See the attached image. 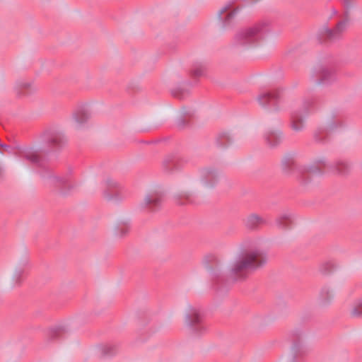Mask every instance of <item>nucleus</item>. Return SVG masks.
Listing matches in <instances>:
<instances>
[{
    "label": "nucleus",
    "mask_w": 362,
    "mask_h": 362,
    "mask_svg": "<svg viewBox=\"0 0 362 362\" xmlns=\"http://www.w3.org/2000/svg\"><path fill=\"white\" fill-rule=\"evenodd\" d=\"M268 261L265 252L259 249H252L243 252L229 265V272L232 275L241 276L245 271L254 272L264 267Z\"/></svg>",
    "instance_id": "nucleus-1"
},
{
    "label": "nucleus",
    "mask_w": 362,
    "mask_h": 362,
    "mask_svg": "<svg viewBox=\"0 0 362 362\" xmlns=\"http://www.w3.org/2000/svg\"><path fill=\"white\" fill-rule=\"evenodd\" d=\"M218 173L213 170L204 169L202 170L197 180H190L186 183L185 186L180 191L179 197L189 199L194 194L193 189L194 188L197 182H199L205 188L214 187L219 181Z\"/></svg>",
    "instance_id": "nucleus-2"
},
{
    "label": "nucleus",
    "mask_w": 362,
    "mask_h": 362,
    "mask_svg": "<svg viewBox=\"0 0 362 362\" xmlns=\"http://www.w3.org/2000/svg\"><path fill=\"white\" fill-rule=\"evenodd\" d=\"M185 323L187 327L194 328L196 331H204L206 327L202 323V316L194 308H189L184 317Z\"/></svg>",
    "instance_id": "nucleus-3"
},
{
    "label": "nucleus",
    "mask_w": 362,
    "mask_h": 362,
    "mask_svg": "<svg viewBox=\"0 0 362 362\" xmlns=\"http://www.w3.org/2000/svg\"><path fill=\"white\" fill-rule=\"evenodd\" d=\"M29 269V263L27 260L17 262L10 272V279L13 284H19L26 276Z\"/></svg>",
    "instance_id": "nucleus-4"
},
{
    "label": "nucleus",
    "mask_w": 362,
    "mask_h": 362,
    "mask_svg": "<svg viewBox=\"0 0 362 362\" xmlns=\"http://www.w3.org/2000/svg\"><path fill=\"white\" fill-rule=\"evenodd\" d=\"M267 30L262 28L260 25H255L247 31V35L254 38L255 41L261 42L267 36Z\"/></svg>",
    "instance_id": "nucleus-5"
},
{
    "label": "nucleus",
    "mask_w": 362,
    "mask_h": 362,
    "mask_svg": "<svg viewBox=\"0 0 362 362\" xmlns=\"http://www.w3.org/2000/svg\"><path fill=\"white\" fill-rule=\"evenodd\" d=\"M334 291L329 287H324L321 289L319 294V301L322 305H327L334 298Z\"/></svg>",
    "instance_id": "nucleus-6"
},
{
    "label": "nucleus",
    "mask_w": 362,
    "mask_h": 362,
    "mask_svg": "<svg viewBox=\"0 0 362 362\" xmlns=\"http://www.w3.org/2000/svg\"><path fill=\"white\" fill-rule=\"evenodd\" d=\"M90 118V113L87 112H80L75 115L74 117V126L76 129H79L82 125L86 123Z\"/></svg>",
    "instance_id": "nucleus-7"
},
{
    "label": "nucleus",
    "mask_w": 362,
    "mask_h": 362,
    "mask_svg": "<svg viewBox=\"0 0 362 362\" xmlns=\"http://www.w3.org/2000/svg\"><path fill=\"white\" fill-rule=\"evenodd\" d=\"M247 225L250 228H255L260 224H262L264 221L263 219L256 214L250 215L246 219Z\"/></svg>",
    "instance_id": "nucleus-8"
},
{
    "label": "nucleus",
    "mask_w": 362,
    "mask_h": 362,
    "mask_svg": "<svg viewBox=\"0 0 362 362\" xmlns=\"http://www.w3.org/2000/svg\"><path fill=\"white\" fill-rule=\"evenodd\" d=\"M219 16L221 19L227 21L233 16V11L229 6H226L219 11Z\"/></svg>",
    "instance_id": "nucleus-9"
},
{
    "label": "nucleus",
    "mask_w": 362,
    "mask_h": 362,
    "mask_svg": "<svg viewBox=\"0 0 362 362\" xmlns=\"http://www.w3.org/2000/svg\"><path fill=\"white\" fill-rule=\"evenodd\" d=\"M267 139L271 146H275L280 141L281 134L278 132H272L267 136Z\"/></svg>",
    "instance_id": "nucleus-10"
},
{
    "label": "nucleus",
    "mask_w": 362,
    "mask_h": 362,
    "mask_svg": "<svg viewBox=\"0 0 362 362\" xmlns=\"http://www.w3.org/2000/svg\"><path fill=\"white\" fill-rule=\"evenodd\" d=\"M346 26H347L346 21H343L339 22L337 24V25L336 26V28L333 32V34H332V35H335L341 33L342 32H344L346 30Z\"/></svg>",
    "instance_id": "nucleus-11"
},
{
    "label": "nucleus",
    "mask_w": 362,
    "mask_h": 362,
    "mask_svg": "<svg viewBox=\"0 0 362 362\" xmlns=\"http://www.w3.org/2000/svg\"><path fill=\"white\" fill-rule=\"evenodd\" d=\"M271 98L272 95L269 93H266L260 95L258 98V100L261 105H264Z\"/></svg>",
    "instance_id": "nucleus-12"
},
{
    "label": "nucleus",
    "mask_w": 362,
    "mask_h": 362,
    "mask_svg": "<svg viewBox=\"0 0 362 362\" xmlns=\"http://www.w3.org/2000/svg\"><path fill=\"white\" fill-rule=\"evenodd\" d=\"M351 315L355 317L362 315V304L354 307L351 310Z\"/></svg>",
    "instance_id": "nucleus-13"
},
{
    "label": "nucleus",
    "mask_w": 362,
    "mask_h": 362,
    "mask_svg": "<svg viewBox=\"0 0 362 362\" xmlns=\"http://www.w3.org/2000/svg\"><path fill=\"white\" fill-rule=\"evenodd\" d=\"M292 125H293V128L296 130H300L303 127V124L301 122L298 123L296 121H293Z\"/></svg>",
    "instance_id": "nucleus-14"
},
{
    "label": "nucleus",
    "mask_w": 362,
    "mask_h": 362,
    "mask_svg": "<svg viewBox=\"0 0 362 362\" xmlns=\"http://www.w3.org/2000/svg\"><path fill=\"white\" fill-rule=\"evenodd\" d=\"M106 184L110 187H116L117 186V183L112 180H107Z\"/></svg>",
    "instance_id": "nucleus-15"
},
{
    "label": "nucleus",
    "mask_w": 362,
    "mask_h": 362,
    "mask_svg": "<svg viewBox=\"0 0 362 362\" xmlns=\"http://www.w3.org/2000/svg\"><path fill=\"white\" fill-rule=\"evenodd\" d=\"M145 200L147 204H151L156 202L154 198L150 197H147Z\"/></svg>",
    "instance_id": "nucleus-16"
}]
</instances>
